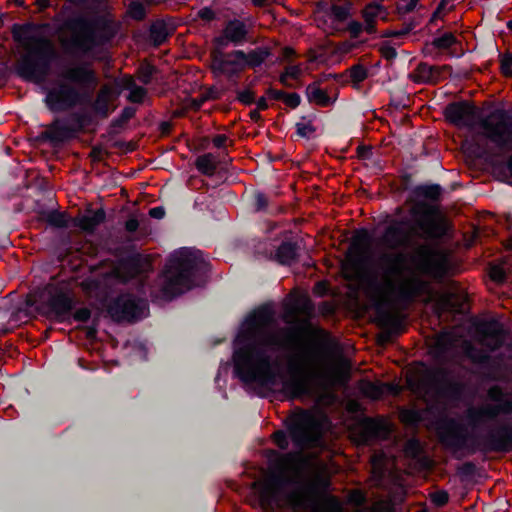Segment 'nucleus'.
<instances>
[{
  "instance_id": "f257e3e1",
  "label": "nucleus",
  "mask_w": 512,
  "mask_h": 512,
  "mask_svg": "<svg viewBox=\"0 0 512 512\" xmlns=\"http://www.w3.org/2000/svg\"><path fill=\"white\" fill-rule=\"evenodd\" d=\"M443 188L440 184H419L411 189L409 199L415 205L410 208V217L387 216L388 225L380 237L384 247L394 250L379 254L374 268L364 275V283L374 301L380 317L394 321L386 309V297L394 294L399 302L409 304L427 283L423 277L441 279L447 271L446 260L430 241L443 239L449 224L440 215L437 203Z\"/></svg>"
},
{
  "instance_id": "f03ea898",
  "label": "nucleus",
  "mask_w": 512,
  "mask_h": 512,
  "mask_svg": "<svg viewBox=\"0 0 512 512\" xmlns=\"http://www.w3.org/2000/svg\"><path fill=\"white\" fill-rule=\"evenodd\" d=\"M274 319V311L262 305L248 313L241 322L233 340V374L256 395L265 397L274 392L275 387L289 400L310 396L315 372L298 360H291L287 375L277 369L278 363L268 353L273 337L269 326Z\"/></svg>"
},
{
  "instance_id": "7ed1b4c3",
  "label": "nucleus",
  "mask_w": 512,
  "mask_h": 512,
  "mask_svg": "<svg viewBox=\"0 0 512 512\" xmlns=\"http://www.w3.org/2000/svg\"><path fill=\"white\" fill-rule=\"evenodd\" d=\"M440 444L452 453L455 459L477 452L509 453L512 452V424L504 423L495 430L480 437L468 433L464 424L449 416L440 417L435 423Z\"/></svg>"
},
{
  "instance_id": "20e7f679",
  "label": "nucleus",
  "mask_w": 512,
  "mask_h": 512,
  "mask_svg": "<svg viewBox=\"0 0 512 512\" xmlns=\"http://www.w3.org/2000/svg\"><path fill=\"white\" fill-rule=\"evenodd\" d=\"M444 117L459 128L473 129L478 123L482 136L502 151L512 150V111L496 108L480 117L478 108L467 100L454 101L444 108Z\"/></svg>"
},
{
  "instance_id": "39448f33",
  "label": "nucleus",
  "mask_w": 512,
  "mask_h": 512,
  "mask_svg": "<svg viewBox=\"0 0 512 512\" xmlns=\"http://www.w3.org/2000/svg\"><path fill=\"white\" fill-rule=\"evenodd\" d=\"M61 81L48 88L44 103L52 113H62L91 100V91L98 85L96 72L86 62L65 67Z\"/></svg>"
},
{
  "instance_id": "423d86ee",
  "label": "nucleus",
  "mask_w": 512,
  "mask_h": 512,
  "mask_svg": "<svg viewBox=\"0 0 512 512\" xmlns=\"http://www.w3.org/2000/svg\"><path fill=\"white\" fill-rule=\"evenodd\" d=\"M210 272V263L204 253L195 248L182 247L169 257L163 271L165 280L161 288L165 300L171 301L191 290Z\"/></svg>"
},
{
  "instance_id": "0eeeda50",
  "label": "nucleus",
  "mask_w": 512,
  "mask_h": 512,
  "mask_svg": "<svg viewBox=\"0 0 512 512\" xmlns=\"http://www.w3.org/2000/svg\"><path fill=\"white\" fill-rule=\"evenodd\" d=\"M70 36L64 40L65 52L75 58L89 57L99 47L110 43L116 35L112 20L104 15L78 14L65 22Z\"/></svg>"
},
{
  "instance_id": "6e6552de",
  "label": "nucleus",
  "mask_w": 512,
  "mask_h": 512,
  "mask_svg": "<svg viewBox=\"0 0 512 512\" xmlns=\"http://www.w3.org/2000/svg\"><path fill=\"white\" fill-rule=\"evenodd\" d=\"M35 45L27 50L18 60L16 74L24 81L42 84L48 77L52 62L57 54L46 38H32Z\"/></svg>"
},
{
  "instance_id": "1a4fd4ad",
  "label": "nucleus",
  "mask_w": 512,
  "mask_h": 512,
  "mask_svg": "<svg viewBox=\"0 0 512 512\" xmlns=\"http://www.w3.org/2000/svg\"><path fill=\"white\" fill-rule=\"evenodd\" d=\"M487 397L493 404L470 407L466 411L467 423L473 429L499 415H512V389L494 384L487 390Z\"/></svg>"
},
{
  "instance_id": "9d476101",
  "label": "nucleus",
  "mask_w": 512,
  "mask_h": 512,
  "mask_svg": "<svg viewBox=\"0 0 512 512\" xmlns=\"http://www.w3.org/2000/svg\"><path fill=\"white\" fill-rule=\"evenodd\" d=\"M273 481L279 487L291 483L295 484L288 494V500L294 509L308 512H332L320 503L318 489L315 484L294 482L284 475L274 476Z\"/></svg>"
},
{
  "instance_id": "9b49d317",
  "label": "nucleus",
  "mask_w": 512,
  "mask_h": 512,
  "mask_svg": "<svg viewBox=\"0 0 512 512\" xmlns=\"http://www.w3.org/2000/svg\"><path fill=\"white\" fill-rule=\"evenodd\" d=\"M149 310L145 299L137 298L132 294H120L107 305V313L117 323H135L145 317Z\"/></svg>"
},
{
  "instance_id": "f8f14e48",
  "label": "nucleus",
  "mask_w": 512,
  "mask_h": 512,
  "mask_svg": "<svg viewBox=\"0 0 512 512\" xmlns=\"http://www.w3.org/2000/svg\"><path fill=\"white\" fill-rule=\"evenodd\" d=\"M244 59V50L236 49L226 53L217 51L210 68L213 74L225 76L231 83L237 85L241 74L246 70Z\"/></svg>"
},
{
  "instance_id": "ddd939ff",
  "label": "nucleus",
  "mask_w": 512,
  "mask_h": 512,
  "mask_svg": "<svg viewBox=\"0 0 512 512\" xmlns=\"http://www.w3.org/2000/svg\"><path fill=\"white\" fill-rule=\"evenodd\" d=\"M74 297L61 288H55L48 295L42 306L45 309L47 318L58 323H71V314L75 308Z\"/></svg>"
},
{
  "instance_id": "4468645a",
  "label": "nucleus",
  "mask_w": 512,
  "mask_h": 512,
  "mask_svg": "<svg viewBox=\"0 0 512 512\" xmlns=\"http://www.w3.org/2000/svg\"><path fill=\"white\" fill-rule=\"evenodd\" d=\"M76 136L77 130H74L68 117H65L55 118L46 130L39 133L37 139L42 142H49L52 146H57L74 139Z\"/></svg>"
},
{
  "instance_id": "2eb2a0df",
  "label": "nucleus",
  "mask_w": 512,
  "mask_h": 512,
  "mask_svg": "<svg viewBox=\"0 0 512 512\" xmlns=\"http://www.w3.org/2000/svg\"><path fill=\"white\" fill-rule=\"evenodd\" d=\"M430 377L438 395L455 400L461 397L463 385L450 379V371L447 368H436Z\"/></svg>"
},
{
  "instance_id": "dca6fc26",
  "label": "nucleus",
  "mask_w": 512,
  "mask_h": 512,
  "mask_svg": "<svg viewBox=\"0 0 512 512\" xmlns=\"http://www.w3.org/2000/svg\"><path fill=\"white\" fill-rule=\"evenodd\" d=\"M309 423L310 418L308 414L305 413L294 417L287 426L292 442L299 449L307 447L311 442Z\"/></svg>"
},
{
  "instance_id": "f3484780",
  "label": "nucleus",
  "mask_w": 512,
  "mask_h": 512,
  "mask_svg": "<svg viewBox=\"0 0 512 512\" xmlns=\"http://www.w3.org/2000/svg\"><path fill=\"white\" fill-rule=\"evenodd\" d=\"M300 245L291 239L283 240L275 250L274 259L283 266H290L298 262Z\"/></svg>"
},
{
  "instance_id": "a211bd4d",
  "label": "nucleus",
  "mask_w": 512,
  "mask_h": 512,
  "mask_svg": "<svg viewBox=\"0 0 512 512\" xmlns=\"http://www.w3.org/2000/svg\"><path fill=\"white\" fill-rule=\"evenodd\" d=\"M222 31L234 46L242 45L249 33L245 22L236 18L228 20Z\"/></svg>"
},
{
  "instance_id": "6ab92c4d",
  "label": "nucleus",
  "mask_w": 512,
  "mask_h": 512,
  "mask_svg": "<svg viewBox=\"0 0 512 512\" xmlns=\"http://www.w3.org/2000/svg\"><path fill=\"white\" fill-rule=\"evenodd\" d=\"M388 16V11L385 6L380 4L379 2H371L366 5L363 10V18L366 22L365 30L368 34H374L376 32V24L375 19L377 17H381L382 19H386Z\"/></svg>"
},
{
  "instance_id": "aec40b11",
  "label": "nucleus",
  "mask_w": 512,
  "mask_h": 512,
  "mask_svg": "<svg viewBox=\"0 0 512 512\" xmlns=\"http://www.w3.org/2000/svg\"><path fill=\"white\" fill-rule=\"evenodd\" d=\"M319 10L322 11L325 15L329 16L336 22H344L351 16V7L352 4L349 1H346L344 4L339 5L335 1L331 4L328 3H320Z\"/></svg>"
},
{
  "instance_id": "412c9836",
  "label": "nucleus",
  "mask_w": 512,
  "mask_h": 512,
  "mask_svg": "<svg viewBox=\"0 0 512 512\" xmlns=\"http://www.w3.org/2000/svg\"><path fill=\"white\" fill-rule=\"evenodd\" d=\"M106 220V212L103 208L92 211L91 215H83L75 220V226L87 233H93L95 229Z\"/></svg>"
},
{
  "instance_id": "4be33fe9",
  "label": "nucleus",
  "mask_w": 512,
  "mask_h": 512,
  "mask_svg": "<svg viewBox=\"0 0 512 512\" xmlns=\"http://www.w3.org/2000/svg\"><path fill=\"white\" fill-rule=\"evenodd\" d=\"M463 355L469 359L473 364L481 366L483 368L491 365L492 357L490 354L471 342H465L462 348Z\"/></svg>"
},
{
  "instance_id": "5701e85b",
  "label": "nucleus",
  "mask_w": 512,
  "mask_h": 512,
  "mask_svg": "<svg viewBox=\"0 0 512 512\" xmlns=\"http://www.w3.org/2000/svg\"><path fill=\"white\" fill-rule=\"evenodd\" d=\"M272 49L268 46H260L245 52L244 64L246 69H255L260 67L270 56Z\"/></svg>"
},
{
  "instance_id": "b1692460",
  "label": "nucleus",
  "mask_w": 512,
  "mask_h": 512,
  "mask_svg": "<svg viewBox=\"0 0 512 512\" xmlns=\"http://www.w3.org/2000/svg\"><path fill=\"white\" fill-rule=\"evenodd\" d=\"M306 97L310 103H314L320 107H329L334 100L327 94L325 90L320 88L317 83H310L305 90Z\"/></svg>"
},
{
  "instance_id": "393cba45",
  "label": "nucleus",
  "mask_w": 512,
  "mask_h": 512,
  "mask_svg": "<svg viewBox=\"0 0 512 512\" xmlns=\"http://www.w3.org/2000/svg\"><path fill=\"white\" fill-rule=\"evenodd\" d=\"M87 104H90L94 114L101 119H106L111 113L109 95L106 90H101L96 98L91 99Z\"/></svg>"
},
{
  "instance_id": "a878e982",
  "label": "nucleus",
  "mask_w": 512,
  "mask_h": 512,
  "mask_svg": "<svg viewBox=\"0 0 512 512\" xmlns=\"http://www.w3.org/2000/svg\"><path fill=\"white\" fill-rule=\"evenodd\" d=\"M68 119L74 130H77V135L96 123L95 116L89 112L75 111L69 114Z\"/></svg>"
},
{
  "instance_id": "bb28decb",
  "label": "nucleus",
  "mask_w": 512,
  "mask_h": 512,
  "mask_svg": "<svg viewBox=\"0 0 512 512\" xmlns=\"http://www.w3.org/2000/svg\"><path fill=\"white\" fill-rule=\"evenodd\" d=\"M432 70L433 65L428 64L427 62H420L414 73L410 75V79L417 84H433L432 79Z\"/></svg>"
},
{
  "instance_id": "cd10ccee",
  "label": "nucleus",
  "mask_w": 512,
  "mask_h": 512,
  "mask_svg": "<svg viewBox=\"0 0 512 512\" xmlns=\"http://www.w3.org/2000/svg\"><path fill=\"white\" fill-rule=\"evenodd\" d=\"M195 167L201 174L208 177L213 176L217 169L215 156L212 153L198 156L195 161Z\"/></svg>"
},
{
  "instance_id": "c85d7f7f",
  "label": "nucleus",
  "mask_w": 512,
  "mask_h": 512,
  "mask_svg": "<svg viewBox=\"0 0 512 512\" xmlns=\"http://www.w3.org/2000/svg\"><path fill=\"white\" fill-rule=\"evenodd\" d=\"M136 114V108L133 106H126L122 109L120 115L110 122L109 135L114 136L117 134L116 128H123L126 123L132 119Z\"/></svg>"
},
{
  "instance_id": "c756f323",
  "label": "nucleus",
  "mask_w": 512,
  "mask_h": 512,
  "mask_svg": "<svg viewBox=\"0 0 512 512\" xmlns=\"http://www.w3.org/2000/svg\"><path fill=\"white\" fill-rule=\"evenodd\" d=\"M45 221L48 225L58 229H66L69 227V218L67 213L58 210H51L46 213Z\"/></svg>"
},
{
  "instance_id": "7c9ffc66",
  "label": "nucleus",
  "mask_w": 512,
  "mask_h": 512,
  "mask_svg": "<svg viewBox=\"0 0 512 512\" xmlns=\"http://www.w3.org/2000/svg\"><path fill=\"white\" fill-rule=\"evenodd\" d=\"M383 433V425L372 419L367 418L363 423V434L367 440H376Z\"/></svg>"
},
{
  "instance_id": "2f4dec72",
  "label": "nucleus",
  "mask_w": 512,
  "mask_h": 512,
  "mask_svg": "<svg viewBox=\"0 0 512 512\" xmlns=\"http://www.w3.org/2000/svg\"><path fill=\"white\" fill-rule=\"evenodd\" d=\"M150 36L155 45L163 44L169 36L166 24L162 21L153 23L150 27Z\"/></svg>"
},
{
  "instance_id": "473e14b6",
  "label": "nucleus",
  "mask_w": 512,
  "mask_h": 512,
  "mask_svg": "<svg viewBox=\"0 0 512 512\" xmlns=\"http://www.w3.org/2000/svg\"><path fill=\"white\" fill-rule=\"evenodd\" d=\"M157 72L158 70L153 64L145 61L137 68V77L142 84L149 85Z\"/></svg>"
},
{
  "instance_id": "72a5a7b5",
  "label": "nucleus",
  "mask_w": 512,
  "mask_h": 512,
  "mask_svg": "<svg viewBox=\"0 0 512 512\" xmlns=\"http://www.w3.org/2000/svg\"><path fill=\"white\" fill-rule=\"evenodd\" d=\"M471 153L478 159H493L496 156V153L493 149L480 143L477 140H473L470 144Z\"/></svg>"
},
{
  "instance_id": "f704fd0d",
  "label": "nucleus",
  "mask_w": 512,
  "mask_h": 512,
  "mask_svg": "<svg viewBox=\"0 0 512 512\" xmlns=\"http://www.w3.org/2000/svg\"><path fill=\"white\" fill-rule=\"evenodd\" d=\"M34 29V25L32 23H25V24H14L12 33L13 37L16 41H23V40H32V38H36L35 36H30L31 32Z\"/></svg>"
},
{
  "instance_id": "c9c22d12",
  "label": "nucleus",
  "mask_w": 512,
  "mask_h": 512,
  "mask_svg": "<svg viewBox=\"0 0 512 512\" xmlns=\"http://www.w3.org/2000/svg\"><path fill=\"white\" fill-rule=\"evenodd\" d=\"M458 42L455 35L451 32H446L440 37L432 40L431 45L438 50H447Z\"/></svg>"
},
{
  "instance_id": "e433bc0d",
  "label": "nucleus",
  "mask_w": 512,
  "mask_h": 512,
  "mask_svg": "<svg viewBox=\"0 0 512 512\" xmlns=\"http://www.w3.org/2000/svg\"><path fill=\"white\" fill-rule=\"evenodd\" d=\"M482 344L491 352L500 349L503 345V338L500 330L487 333V339Z\"/></svg>"
},
{
  "instance_id": "4c0bfd02",
  "label": "nucleus",
  "mask_w": 512,
  "mask_h": 512,
  "mask_svg": "<svg viewBox=\"0 0 512 512\" xmlns=\"http://www.w3.org/2000/svg\"><path fill=\"white\" fill-rule=\"evenodd\" d=\"M372 241L371 233L366 228H360L353 237L352 246L356 249L368 245Z\"/></svg>"
},
{
  "instance_id": "58836bf2",
  "label": "nucleus",
  "mask_w": 512,
  "mask_h": 512,
  "mask_svg": "<svg viewBox=\"0 0 512 512\" xmlns=\"http://www.w3.org/2000/svg\"><path fill=\"white\" fill-rule=\"evenodd\" d=\"M420 0H399L396 6L397 14L400 18H403L405 15L413 12L419 3Z\"/></svg>"
},
{
  "instance_id": "ea45409f",
  "label": "nucleus",
  "mask_w": 512,
  "mask_h": 512,
  "mask_svg": "<svg viewBox=\"0 0 512 512\" xmlns=\"http://www.w3.org/2000/svg\"><path fill=\"white\" fill-rule=\"evenodd\" d=\"M212 43L214 47L211 51V60L213 62L216 52L218 51L220 53H224L223 49H225L229 45V43H231V41L225 37V33L222 31L220 35L215 36L212 39Z\"/></svg>"
},
{
  "instance_id": "a19ab883",
  "label": "nucleus",
  "mask_w": 512,
  "mask_h": 512,
  "mask_svg": "<svg viewBox=\"0 0 512 512\" xmlns=\"http://www.w3.org/2000/svg\"><path fill=\"white\" fill-rule=\"evenodd\" d=\"M295 128L296 135L305 139H310L311 135L316 132V127L312 124V120H309L307 123L297 122Z\"/></svg>"
},
{
  "instance_id": "79ce46f5",
  "label": "nucleus",
  "mask_w": 512,
  "mask_h": 512,
  "mask_svg": "<svg viewBox=\"0 0 512 512\" xmlns=\"http://www.w3.org/2000/svg\"><path fill=\"white\" fill-rule=\"evenodd\" d=\"M350 77L353 82H363L368 77V70L362 64H355L349 68Z\"/></svg>"
},
{
  "instance_id": "37998d69",
  "label": "nucleus",
  "mask_w": 512,
  "mask_h": 512,
  "mask_svg": "<svg viewBox=\"0 0 512 512\" xmlns=\"http://www.w3.org/2000/svg\"><path fill=\"white\" fill-rule=\"evenodd\" d=\"M476 472H477V466L472 461H467L457 468V474L462 479H469V478L475 476Z\"/></svg>"
},
{
  "instance_id": "c03bdc74",
  "label": "nucleus",
  "mask_w": 512,
  "mask_h": 512,
  "mask_svg": "<svg viewBox=\"0 0 512 512\" xmlns=\"http://www.w3.org/2000/svg\"><path fill=\"white\" fill-rule=\"evenodd\" d=\"M499 57L501 73L506 77L512 78V53L500 54Z\"/></svg>"
},
{
  "instance_id": "a18cd8bd",
  "label": "nucleus",
  "mask_w": 512,
  "mask_h": 512,
  "mask_svg": "<svg viewBox=\"0 0 512 512\" xmlns=\"http://www.w3.org/2000/svg\"><path fill=\"white\" fill-rule=\"evenodd\" d=\"M255 92L247 88L244 90H237L236 99L245 106H250L255 103Z\"/></svg>"
},
{
  "instance_id": "49530a36",
  "label": "nucleus",
  "mask_w": 512,
  "mask_h": 512,
  "mask_svg": "<svg viewBox=\"0 0 512 512\" xmlns=\"http://www.w3.org/2000/svg\"><path fill=\"white\" fill-rule=\"evenodd\" d=\"M431 502L436 507H443L449 502V493L446 490H438L430 495Z\"/></svg>"
},
{
  "instance_id": "de8ad7c7",
  "label": "nucleus",
  "mask_w": 512,
  "mask_h": 512,
  "mask_svg": "<svg viewBox=\"0 0 512 512\" xmlns=\"http://www.w3.org/2000/svg\"><path fill=\"white\" fill-rule=\"evenodd\" d=\"M379 52L381 54V56L386 59L387 61H393L397 58V50L391 46L390 42L389 41H384L380 48H379Z\"/></svg>"
},
{
  "instance_id": "09e8293b",
  "label": "nucleus",
  "mask_w": 512,
  "mask_h": 512,
  "mask_svg": "<svg viewBox=\"0 0 512 512\" xmlns=\"http://www.w3.org/2000/svg\"><path fill=\"white\" fill-rule=\"evenodd\" d=\"M269 205V199L265 193L257 191L254 194V206L256 212H264Z\"/></svg>"
},
{
  "instance_id": "8fccbe9b",
  "label": "nucleus",
  "mask_w": 512,
  "mask_h": 512,
  "mask_svg": "<svg viewBox=\"0 0 512 512\" xmlns=\"http://www.w3.org/2000/svg\"><path fill=\"white\" fill-rule=\"evenodd\" d=\"M147 96V89L140 86L132 90L128 96L127 100L131 103L142 104L144 102L145 97Z\"/></svg>"
},
{
  "instance_id": "3c124183",
  "label": "nucleus",
  "mask_w": 512,
  "mask_h": 512,
  "mask_svg": "<svg viewBox=\"0 0 512 512\" xmlns=\"http://www.w3.org/2000/svg\"><path fill=\"white\" fill-rule=\"evenodd\" d=\"M71 318L76 322L87 323L91 319V310L87 307L79 308L72 311Z\"/></svg>"
},
{
  "instance_id": "603ef678",
  "label": "nucleus",
  "mask_w": 512,
  "mask_h": 512,
  "mask_svg": "<svg viewBox=\"0 0 512 512\" xmlns=\"http://www.w3.org/2000/svg\"><path fill=\"white\" fill-rule=\"evenodd\" d=\"M273 440L276 446L281 450H286L289 447L287 434L284 430H277L273 434Z\"/></svg>"
},
{
  "instance_id": "864d4df0",
  "label": "nucleus",
  "mask_w": 512,
  "mask_h": 512,
  "mask_svg": "<svg viewBox=\"0 0 512 512\" xmlns=\"http://www.w3.org/2000/svg\"><path fill=\"white\" fill-rule=\"evenodd\" d=\"M130 15L135 20H143L146 16V9L144 5L139 2H133L130 5Z\"/></svg>"
},
{
  "instance_id": "5fc2aeb1",
  "label": "nucleus",
  "mask_w": 512,
  "mask_h": 512,
  "mask_svg": "<svg viewBox=\"0 0 512 512\" xmlns=\"http://www.w3.org/2000/svg\"><path fill=\"white\" fill-rule=\"evenodd\" d=\"M491 279L499 284L505 283L507 281V274L505 270L499 266H494L490 270Z\"/></svg>"
},
{
  "instance_id": "6e6d98bb",
  "label": "nucleus",
  "mask_w": 512,
  "mask_h": 512,
  "mask_svg": "<svg viewBox=\"0 0 512 512\" xmlns=\"http://www.w3.org/2000/svg\"><path fill=\"white\" fill-rule=\"evenodd\" d=\"M283 102L291 109H295L301 104V97L296 92L285 93Z\"/></svg>"
},
{
  "instance_id": "4d7b16f0",
  "label": "nucleus",
  "mask_w": 512,
  "mask_h": 512,
  "mask_svg": "<svg viewBox=\"0 0 512 512\" xmlns=\"http://www.w3.org/2000/svg\"><path fill=\"white\" fill-rule=\"evenodd\" d=\"M366 393L368 396L374 399H379L380 397H382L384 389L381 385L369 382L366 387Z\"/></svg>"
},
{
  "instance_id": "13d9d810",
  "label": "nucleus",
  "mask_w": 512,
  "mask_h": 512,
  "mask_svg": "<svg viewBox=\"0 0 512 512\" xmlns=\"http://www.w3.org/2000/svg\"><path fill=\"white\" fill-rule=\"evenodd\" d=\"M451 69L452 68L450 65H443V66L433 65V70H432L433 84L432 85L439 83L443 79L442 73L444 71H448Z\"/></svg>"
},
{
  "instance_id": "bf43d9fd",
  "label": "nucleus",
  "mask_w": 512,
  "mask_h": 512,
  "mask_svg": "<svg viewBox=\"0 0 512 512\" xmlns=\"http://www.w3.org/2000/svg\"><path fill=\"white\" fill-rule=\"evenodd\" d=\"M197 16L205 21V22H212L216 19V13L214 12V10L211 8V7H203L201 8L198 13H197Z\"/></svg>"
},
{
  "instance_id": "052dcab7",
  "label": "nucleus",
  "mask_w": 512,
  "mask_h": 512,
  "mask_svg": "<svg viewBox=\"0 0 512 512\" xmlns=\"http://www.w3.org/2000/svg\"><path fill=\"white\" fill-rule=\"evenodd\" d=\"M357 156L362 160H370L373 156V151L371 146L367 145H359L356 149Z\"/></svg>"
},
{
  "instance_id": "680f3d73",
  "label": "nucleus",
  "mask_w": 512,
  "mask_h": 512,
  "mask_svg": "<svg viewBox=\"0 0 512 512\" xmlns=\"http://www.w3.org/2000/svg\"><path fill=\"white\" fill-rule=\"evenodd\" d=\"M421 443L417 438H412L406 443V451L413 455H417L421 452Z\"/></svg>"
},
{
  "instance_id": "e2e57ef3",
  "label": "nucleus",
  "mask_w": 512,
  "mask_h": 512,
  "mask_svg": "<svg viewBox=\"0 0 512 512\" xmlns=\"http://www.w3.org/2000/svg\"><path fill=\"white\" fill-rule=\"evenodd\" d=\"M284 72L286 73L288 78L297 80V79H299V77L302 74V69H301L300 65H288L284 69Z\"/></svg>"
},
{
  "instance_id": "0e129e2a",
  "label": "nucleus",
  "mask_w": 512,
  "mask_h": 512,
  "mask_svg": "<svg viewBox=\"0 0 512 512\" xmlns=\"http://www.w3.org/2000/svg\"><path fill=\"white\" fill-rule=\"evenodd\" d=\"M362 30L363 25L358 21L353 20L348 24V31L353 39L358 38Z\"/></svg>"
},
{
  "instance_id": "69168bd1",
  "label": "nucleus",
  "mask_w": 512,
  "mask_h": 512,
  "mask_svg": "<svg viewBox=\"0 0 512 512\" xmlns=\"http://www.w3.org/2000/svg\"><path fill=\"white\" fill-rule=\"evenodd\" d=\"M125 230L132 234V233H135L138 228H139V221L137 218L135 217H130L126 222H125Z\"/></svg>"
},
{
  "instance_id": "338daca9",
  "label": "nucleus",
  "mask_w": 512,
  "mask_h": 512,
  "mask_svg": "<svg viewBox=\"0 0 512 512\" xmlns=\"http://www.w3.org/2000/svg\"><path fill=\"white\" fill-rule=\"evenodd\" d=\"M285 93L284 91L282 90H276L272 87L268 88L266 90V95L272 99V100H276V101H279V100H282L284 99V96H285Z\"/></svg>"
},
{
  "instance_id": "774afa93",
  "label": "nucleus",
  "mask_w": 512,
  "mask_h": 512,
  "mask_svg": "<svg viewBox=\"0 0 512 512\" xmlns=\"http://www.w3.org/2000/svg\"><path fill=\"white\" fill-rule=\"evenodd\" d=\"M149 216L154 219H162L165 216V209L163 206H156L149 210Z\"/></svg>"
}]
</instances>
